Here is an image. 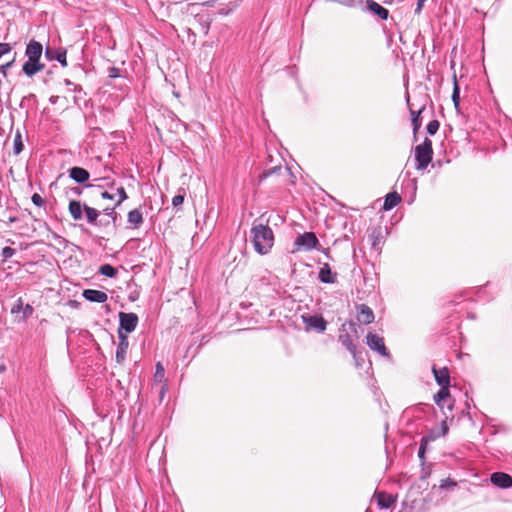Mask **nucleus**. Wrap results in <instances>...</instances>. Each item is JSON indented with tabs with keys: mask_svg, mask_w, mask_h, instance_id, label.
<instances>
[{
	"mask_svg": "<svg viewBox=\"0 0 512 512\" xmlns=\"http://www.w3.org/2000/svg\"><path fill=\"white\" fill-rule=\"evenodd\" d=\"M251 234L255 251L261 255L267 254L274 242L272 229L267 224L258 223L255 220L251 228Z\"/></svg>",
	"mask_w": 512,
	"mask_h": 512,
	"instance_id": "obj_1",
	"label": "nucleus"
},
{
	"mask_svg": "<svg viewBox=\"0 0 512 512\" xmlns=\"http://www.w3.org/2000/svg\"><path fill=\"white\" fill-rule=\"evenodd\" d=\"M433 148L432 141L429 138H425L423 143L415 147V160L417 162L416 169L424 170L428 167L432 161Z\"/></svg>",
	"mask_w": 512,
	"mask_h": 512,
	"instance_id": "obj_2",
	"label": "nucleus"
},
{
	"mask_svg": "<svg viewBox=\"0 0 512 512\" xmlns=\"http://www.w3.org/2000/svg\"><path fill=\"white\" fill-rule=\"evenodd\" d=\"M367 346L379 355L390 358V352L385 346L384 338L376 333L369 332L366 336Z\"/></svg>",
	"mask_w": 512,
	"mask_h": 512,
	"instance_id": "obj_3",
	"label": "nucleus"
},
{
	"mask_svg": "<svg viewBox=\"0 0 512 512\" xmlns=\"http://www.w3.org/2000/svg\"><path fill=\"white\" fill-rule=\"evenodd\" d=\"M294 245L298 251H310L317 248L319 241L313 232H305L295 239Z\"/></svg>",
	"mask_w": 512,
	"mask_h": 512,
	"instance_id": "obj_4",
	"label": "nucleus"
},
{
	"mask_svg": "<svg viewBox=\"0 0 512 512\" xmlns=\"http://www.w3.org/2000/svg\"><path fill=\"white\" fill-rule=\"evenodd\" d=\"M138 324V316L135 313H119V329L118 331L124 332L126 335L133 332Z\"/></svg>",
	"mask_w": 512,
	"mask_h": 512,
	"instance_id": "obj_5",
	"label": "nucleus"
},
{
	"mask_svg": "<svg viewBox=\"0 0 512 512\" xmlns=\"http://www.w3.org/2000/svg\"><path fill=\"white\" fill-rule=\"evenodd\" d=\"M302 319L307 330H315L319 333H323L327 328V322L321 315H304Z\"/></svg>",
	"mask_w": 512,
	"mask_h": 512,
	"instance_id": "obj_6",
	"label": "nucleus"
},
{
	"mask_svg": "<svg viewBox=\"0 0 512 512\" xmlns=\"http://www.w3.org/2000/svg\"><path fill=\"white\" fill-rule=\"evenodd\" d=\"M118 337L119 343L116 350V361L122 363L126 358L129 341L127 335L122 331H118Z\"/></svg>",
	"mask_w": 512,
	"mask_h": 512,
	"instance_id": "obj_7",
	"label": "nucleus"
},
{
	"mask_svg": "<svg viewBox=\"0 0 512 512\" xmlns=\"http://www.w3.org/2000/svg\"><path fill=\"white\" fill-rule=\"evenodd\" d=\"M345 327V324L342 325V328ZM339 341L341 344L352 354L356 362H358V354L356 345L353 342L352 337L349 333L344 332V329H341L340 335H339Z\"/></svg>",
	"mask_w": 512,
	"mask_h": 512,
	"instance_id": "obj_8",
	"label": "nucleus"
},
{
	"mask_svg": "<svg viewBox=\"0 0 512 512\" xmlns=\"http://www.w3.org/2000/svg\"><path fill=\"white\" fill-rule=\"evenodd\" d=\"M384 233L385 230L381 226H378L373 228L369 234V241L371 242V246L374 250H380L381 245L384 243Z\"/></svg>",
	"mask_w": 512,
	"mask_h": 512,
	"instance_id": "obj_9",
	"label": "nucleus"
},
{
	"mask_svg": "<svg viewBox=\"0 0 512 512\" xmlns=\"http://www.w3.org/2000/svg\"><path fill=\"white\" fill-rule=\"evenodd\" d=\"M44 69V64L40 63L39 59H27L23 64L22 71L28 77L34 76L36 73Z\"/></svg>",
	"mask_w": 512,
	"mask_h": 512,
	"instance_id": "obj_10",
	"label": "nucleus"
},
{
	"mask_svg": "<svg viewBox=\"0 0 512 512\" xmlns=\"http://www.w3.org/2000/svg\"><path fill=\"white\" fill-rule=\"evenodd\" d=\"M490 480L493 485L500 488H509L512 486V477L503 472H495L491 475Z\"/></svg>",
	"mask_w": 512,
	"mask_h": 512,
	"instance_id": "obj_11",
	"label": "nucleus"
},
{
	"mask_svg": "<svg viewBox=\"0 0 512 512\" xmlns=\"http://www.w3.org/2000/svg\"><path fill=\"white\" fill-rule=\"evenodd\" d=\"M318 279L323 283L333 284L337 281V273L331 270L328 263H324L320 268Z\"/></svg>",
	"mask_w": 512,
	"mask_h": 512,
	"instance_id": "obj_12",
	"label": "nucleus"
},
{
	"mask_svg": "<svg viewBox=\"0 0 512 512\" xmlns=\"http://www.w3.org/2000/svg\"><path fill=\"white\" fill-rule=\"evenodd\" d=\"M432 372L439 386H450V372L447 367L436 368L433 366Z\"/></svg>",
	"mask_w": 512,
	"mask_h": 512,
	"instance_id": "obj_13",
	"label": "nucleus"
},
{
	"mask_svg": "<svg viewBox=\"0 0 512 512\" xmlns=\"http://www.w3.org/2000/svg\"><path fill=\"white\" fill-rule=\"evenodd\" d=\"M83 297L90 301L95 303H104L108 299V295L100 290L95 289H86L83 291Z\"/></svg>",
	"mask_w": 512,
	"mask_h": 512,
	"instance_id": "obj_14",
	"label": "nucleus"
},
{
	"mask_svg": "<svg viewBox=\"0 0 512 512\" xmlns=\"http://www.w3.org/2000/svg\"><path fill=\"white\" fill-rule=\"evenodd\" d=\"M374 313L372 309L365 305L361 304L358 307L357 320L362 324H370L374 321Z\"/></svg>",
	"mask_w": 512,
	"mask_h": 512,
	"instance_id": "obj_15",
	"label": "nucleus"
},
{
	"mask_svg": "<svg viewBox=\"0 0 512 512\" xmlns=\"http://www.w3.org/2000/svg\"><path fill=\"white\" fill-rule=\"evenodd\" d=\"M68 172L70 178L79 184L85 183L90 177L89 172L82 167H72L69 169Z\"/></svg>",
	"mask_w": 512,
	"mask_h": 512,
	"instance_id": "obj_16",
	"label": "nucleus"
},
{
	"mask_svg": "<svg viewBox=\"0 0 512 512\" xmlns=\"http://www.w3.org/2000/svg\"><path fill=\"white\" fill-rule=\"evenodd\" d=\"M42 52H43L42 44L35 40H31L26 47L25 55L29 59H39L40 60Z\"/></svg>",
	"mask_w": 512,
	"mask_h": 512,
	"instance_id": "obj_17",
	"label": "nucleus"
},
{
	"mask_svg": "<svg viewBox=\"0 0 512 512\" xmlns=\"http://www.w3.org/2000/svg\"><path fill=\"white\" fill-rule=\"evenodd\" d=\"M45 55L50 60H57L63 67L67 66L65 49L59 48L54 50L48 47L46 48Z\"/></svg>",
	"mask_w": 512,
	"mask_h": 512,
	"instance_id": "obj_18",
	"label": "nucleus"
},
{
	"mask_svg": "<svg viewBox=\"0 0 512 512\" xmlns=\"http://www.w3.org/2000/svg\"><path fill=\"white\" fill-rule=\"evenodd\" d=\"M366 7L382 20H386L389 16V11L374 0H367Z\"/></svg>",
	"mask_w": 512,
	"mask_h": 512,
	"instance_id": "obj_19",
	"label": "nucleus"
},
{
	"mask_svg": "<svg viewBox=\"0 0 512 512\" xmlns=\"http://www.w3.org/2000/svg\"><path fill=\"white\" fill-rule=\"evenodd\" d=\"M377 504L381 509L390 508L396 501V497L386 492H378L376 494Z\"/></svg>",
	"mask_w": 512,
	"mask_h": 512,
	"instance_id": "obj_20",
	"label": "nucleus"
},
{
	"mask_svg": "<svg viewBox=\"0 0 512 512\" xmlns=\"http://www.w3.org/2000/svg\"><path fill=\"white\" fill-rule=\"evenodd\" d=\"M127 221L133 228H139L143 223V215L139 209L129 211Z\"/></svg>",
	"mask_w": 512,
	"mask_h": 512,
	"instance_id": "obj_21",
	"label": "nucleus"
},
{
	"mask_svg": "<svg viewBox=\"0 0 512 512\" xmlns=\"http://www.w3.org/2000/svg\"><path fill=\"white\" fill-rule=\"evenodd\" d=\"M401 201V197L397 192L388 193L385 197L383 209L388 211L397 206Z\"/></svg>",
	"mask_w": 512,
	"mask_h": 512,
	"instance_id": "obj_22",
	"label": "nucleus"
},
{
	"mask_svg": "<svg viewBox=\"0 0 512 512\" xmlns=\"http://www.w3.org/2000/svg\"><path fill=\"white\" fill-rule=\"evenodd\" d=\"M440 390L434 396L435 403L443 410L445 408V401L450 397L449 386H440Z\"/></svg>",
	"mask_w": 512,
	"mask_h": 512,
	"instance_id": "obj_23",
	"label": "nucleus"
},
{
	"mask_svg": "<svg viewBox=\"0 0 512 512\" xmlns=\"http://www.w3.org/2000/svg\"><path fill=\"white\" fill-rule=\"evenodd\" d=\"M83 206L80 201L72 200L69 203V212L74 220L82 219Z\"/></svg>",
	"mask_w": 512,
	"mask_h": 512,
	"instance_id": "obj_24",
	"label": "nucleus"
},
{
	"mask_svg": "<svg viewBox=\"0 0 512 512\" xmlns=\"http://www.w3.org/2000/svg\"><path fill=\"white\" fill-rule=\"evenodd\" d=\"M195 22L199 27V30L204 34L207 35L209 32L211 20L209 16L207 15H197L195 17Z\"/></svg>",
	"mask_w": 512,
	"mask_h": 512,
	"instance_id": "obj_25",
	"label": "nucleus"
},
{
	"mask_svg": "<svg viewBox=\"0 0 512 512\" xmlns=\"http://www.w3.org/2000/svg\"><path fill=\"white\" fill-rule=\"evenodd\" d=\"M83 209L85 211L88 223L97 225V218L99 217L100 212L97 209L89 207L87 205H84Z\"/></svg>",
	"mask_w": 512,
	"mask_h": 512,
	"instance_id": "obj_26",
	"label": "nucleus"
},
{
	"mask_svg": "<svg viewBox=\"0 0 512 512\" xmlns=\"http://www.w3.org/2000/svg\"><path fill=\"white\" fill-rule=\"evenodd\" d=\"M153 380L157 384H161V383L167 382L166 378H165V369H164L163 365L160 362H158L156 364Z\"/></svg>",
	"mask_w": 512,
	"mask_h": 512,
	"instance_id": "obj_27",
	"label": "nucleus"
},
{
	"mask_svg": "<svg viewBox=\"0 0 512 512\" xmlns=\"http://www.w3.org/2000/svg\"><path fill=\"white\" fill-rule=\"evenodd\" d=\"M424 106H422L417 112L415 110H413L411 107H410V114H411V121H412V125H413V131L414 133H416V131L420 128L421 126V121H420V114L422 113V111L424 110Z\"/></svg>",
	"mask_w": 512,
	"mask_h": 512,
	"instance_id": "obj_28",
	"label": "nucleus"
},
{
	"mask_svg": "<svg viewBox=\"0 0 512 512\" xmlns=\"http://www.w3.org/2000/svg\"><path fill=\"white\" fill-rule=\"evenodd\" d=\"M99 273L106 277L113 278L117 275V269L111 266L110 264H104L100 266Z\"/></svg>",
	"mask_w": 512,
	"mask_h": 512,
	"instance_id": "obj_29",
	"label": "nucleus"
},
{
	"mask_svg": "<svg viewBox=\"0 0 512 512\" xmlns=\"http://www.w3.org/2000/svg\"><path fill=\"white\" fill-rule=\"evenodd\" d=\"M452 101H453V104H454L455 108L458 110L459 105H460V88H459L456 76H454Z\"/></svg>",
	"mask_w": 512,
	"mask_h": 512,
	"instance_id": "obj_30",
	"label": "nucleus"
},
{
	"mask_svg": "<svg viewBox=\"0 0 512 512\" xmlns=\"http://www.w3.org/2000/svg\"><path fill=\"white\" fill-rule=\"evenodd\" d=\"M24 149V144L22 142V137L20 132L18 131L14 137L13 143V151L15 155H19Z\"/></svg>",
	"mask_w": 512,
	"mask_h": 512,
	"instance_id": "obj_31",
	"label": "nucleus"
},
{
	"mask_svg": "<svg viewBox=\"0 0 512 512\" xmlns=\"http://www.w3.org/2000/svg\"><path fill=\"white\" fill-rule=\"evenodd\" d=\"M439 126H440V124L437 120H431L427 125L428 134H430V135L436 134V132L439 129Z\"/></svg>",
	"mask_w": 512,
	"mask_h": 512,
	"instance_id": "obj_32",
	"label": "nucleus"
},
{
	"mask_svg": "<svg viewBox=\"0 0 512 512\" xmlns=\"http://www.w3.org/2000/svg\"><path fill=\"white\" fill-rule=\"evenodd\" d=\"M447 418L448 417L446 416L445 419L442 420L440 432L435 433L434 437L445 436L448 433L449 428H448V425H447Z\"/></svg>",
	"mask_w": 512,
	"mask_h": 512,
	"instance_id": "obj_33",
	"label": "nucleus"
},
{
	"mask_svg": "<svg viewBox=\"0 0 512 512\" xmlns=\"http://www.w3.org/2000/svg\"><path fill=\"white\" fill-rule=\"evenodd\" d=\"M117 194L119 195V200L116 203V206L120 205L124 200L128 198L127 193L123 187L117 189Z\"/></svg>",
	"mask_w": 512,
	"mask_h": 512,
	"instance_id": "obj_34",
	"label": "nucleus"
},
{
	"mask_svg": "<svg viewBox=\"0 0 512 512\" xmlns=\"http://www.w3.org/2000/svg\"><path fill=\"white\" fill-rule=\"evenodd\" d=\"M22 312H23V319H27L33 314L34 309L30 304H26L25 306H23Z\"/></svg>",
	"mask_w": 512,
	"mask_h": 512,
	"instance_id": "obj_35",
	"label": "nucleus"
},
{
	"mask_svg": "<svg viewBox=\"0 0 512 512\" xmlns=\"http://www.w3.org/2000/svg\"><path fill=\"white\" fill-rule=\"evenodd\" d=\"M31 200H32L33 204L38 206V207H41V206L44 205L43 198L39 194H37V193H34L32 195Z\"/></svg>",
	"mask_w": 512,
	"mask_h": 512,
	"instance_id": "obj_36",
	"label": "nucleus"
},
{
	"mask_svg": "<svg viewBox=\"0 0 512 512\" xmlns=\"http://www.w3.org/2000/svg\"><path fill=\"white\" fill-rule=\"evenodd\" d=\"M14 254H15V250L11 247L6 246L2 249V256L5 259L11 258Z\"/></svg>",
	"mask_w": 512,
	"mask_h": 512,
	"instance_id": "obj_37",
	"label": "nucleus"
},
{
	"mask_svg": "<svg viewBox=\"0 0 512 512\" xmlns=\"http://www.w3.org/2000/svg\"><path fill=\"white\" fill-rule=\"evenodd\" d=\"M104 214L110 217L113 220V223L116 222L117 213L115 212V208H106L104 209Z\"/></svg>",
	"mask_w": 512,
	"mask_h": 512,
	"instance_id": "obj_38",
	"label": "nucleus"
},
{
	"mask_svg": "<svg viewBox=\"0 0 512 512\" xmlns=\"http://www.w3.org/2000/svg\"><path fill=\"white\" fill-rule=\"evenodd\" d=\"M23 309V301L21 298H19L16 302V304L12 307L11 312L12 313H19Z\"/></svg>",
	"mask_w": 512,
	"mask_h": 512,
	"instance_id": "obj_39",
	"label": "nucleus"
},
{
	"mask_svg": "<svg viewBox=\"0 0 512 512\" xmlns=\"http://www.w3.org/2000/svg\"><path fill=\"white\" fill-rule=\"evenodd\" d=\"M455 486H456V482H454L450 478L442 480L441 484H440L441 488H449V487H455Z\"/></svg>",
	"mask_w": 512,
	"mask_h": 512,
	"instance_id": "obj_40",
	"label": "nucleus"
},
{
	"mask_svg": "<svg viewBox=\"0 0 512 512\" xmlns=\"http://www.w3.org/2000/svg\"><path fill=\"white\" fill-rule=\"evenodd\" d=\"M11 46L8 43H0V58L10 52Z\"/></svg>",
	"mask_w": 512,
	"mask_h": 512,
	"instance_id": "obj_41",
	"label": "nucleus"
},
{
	"mask_svg": "<svg viewBox=\"0 0 512 512\" xmlns=\"http://www.w3.org/2000/svg\"><path fill=\"white\" fill-rule=\"evenodd\" d=\"M183 202H184V196H182V195H175L172 199V205L174 207H178V206L182 205Z\"/></svg>",
	"mask_w": 512,
	"mask_h": 512,
	"instance_id": "obj_42",
	"label": "nucleus"
},
{
	"mask_svg": "<svg viewBox=\"0 0 512 512\" xmlns=\"http://www.w3.org/2000/svg\"><path fill=\"white\" fill-rule=\"evenodd\" d=\"M280 169H281L280 166H276V167H273L271 169H268V170L263 172L262 177L263 178H267V177L271 176L273 173H275L276 171H279Z\"/></svg>",
	"mask_w": 512,
	"mask_h": 512,
	"instance_id": "obj_43",
	"label": "nucleus"
},
{
	"mask_svg": "<svg viewBox=\"0 0 512 512\" xmlns=\"http://www.w3.org/2000/svg\"><path fill=\"white\" fill-rule=\"evenodd\" d=\"M167 382L165 383H161V386H160V391H159V396H160V400H162L167 392Z\"/></svg>",
	"mask_w": 512,
	"mask_h": 512,
	"instance_id": "obj_44",
	"label": "nucleus"
},
{
	"mask_svg": "<svg viewBox=\"0 0 512 512\" xmlns=\"http://www.w3.org/2000/svg\"><path fill=\"white\" fill-rule=\"evenodd\" d=\"M425 2H426V0H418L417 1V5H416L415 11H414L415 14H420L421 13L423 5H424Z\"/></svg>",
	"mask_w": 512,
	"mask_h": 512,
	"instance_id": "obj_45",
	"label": "nucleus"
},
{
	"mask_svg": "<svg viewBox=\"0 0 512 512\" xmlns=\"http://www.w3.org/2000/svg\"><path fill=\"white\" fill-rule=\"evenodd\" d=\"M101 196H102L103 199H108V200H113L114 199V195L110 194L107 191L102 192Z\"/></svg>",
	"mask_w": 512,
	"mask_h": 512,
	"instance_id": "obj_46",
	"label": "nucleus"
},
{
	"mask_svg": "<svg viewBox=\"0 0 512 512\" xmlns=\"http://www.w3.org/2000/svg\"><path fill=\"white\" fill-rule=\"evenodd\" d=\"M355 0H338L339 3L344 4L346 6H352L354 5Z\"/></svg>",
	"mask_w": 512,
	"mask_h": 512,
	"instance_id": "obj_47",
	"label": "nucleus"
},
{
	"mask_svg": "<svg viewBox=\"0 0 512 512\" xmlns=\"http://www.w3.org/2000/svg\"><path fill=\"white\" fill-rule=\"evenodd\" d=\"M109 76H110V77H112V78L117 77V76H118V71H117V69H116V68H111V69H110V74H109Z\"/></svg>",
	"mask_w": 512,
	"mask_h": 512,
	"instance_id": "obj_48",
	"label": "nucleus"
},
{
	"mask_svg": "<svg viewBox=\"0 0 512 512\" xmlns=\"http://www.w3.org/2000/svg\"><path fill=\"white\" fill-rule=\"evenodd\" d=\"M11 65H12V62H9V63H7V64H5V65H2V66L0 67V69H1V71H2L3 73H5V72H6V69H8L9 67H11Z\"/></svg>",
	"mask_w": 512,
	"mask_h": 512,
	"instance_id": "obj_49",
	"label": "nucleus"
},
{
	"mask_svg": "<svg viewBox=\"0 0 512 512\" xmlns=\"http://www.w3.org/2000/svg\"><path fill=\"white\" fill-rule=\"evenodd\" d=\"M58 99H59V96H51L49 98V101H50L51 104H56Z\"/></svg>",
	"mask_w": 512,
	"mask_h": 512,
	"instance_id": "obj_50",
	"label": "nucleus"
},
{
	"mask_svg": "<svg viewBox=\"0 0 512 512\" xmlns=\"http://www.w3.org/2000/svg\"><path fill=\"white\" fill-rule=\"evenodd\" d=\"M424 453H425V450H424L423 446H421L419 448V451H418L419 457L423 458L424 457Z\"/></svg>",
	"mask_w": 512,
	"mask_h": 512,
	"instance_id": "obj_51",
	"label": "nucleus"
},
{
	"mask_svg": "<svg viewBox=\"0 0 512 512\" xmlns=\"http://www.w3.org/2000/svg\"><path fill=\"white\" fill-rule=\"evenodd\" d=\"M64 84H65L66 86H74V85H75V84H74L72 81H70L69 79H65V80H64Z\"/></svg>",
	"mask_w": 512,
	"mask_h": 512,
	"instance_id": "obj_52",
	"label": "nucleus"
},
{
	"mask_svg": "<svg viewBox=\"0 0 512 512\" xmlns=\"http://www.w3.org/2000/svg\"><path fill=\"white\" fill-rule=\"evenodd\" d=\"M350 327L353 329V331H354L355 333H357V329H356V324H355V323L351 322V323H350Z\"/></svg>",
	"mask_w": 512,
	"mask_h": 512,
	"instance_id": "obj_53",
	"label": "nucleus"
},
{
	"mask_svg": "<svg viewBox=\"0 0 512 512\" xmlns=\"http://www.w3.org/2000/svg\"><path fill=\"white\" fill-rule=\"evenodd\" d=\"M73 87H74V89H73V90H74L75 92H76V91H81V90H82L81 86H79V85H76V84H75Z\"/></svg>",
	"mask_w": 512,
	"mask_h": 512,
	"instance_id": "obj_54",
	"label": "nucleus"
},
{
	"mask_svg": "<svg viewBox=\"0 0 512 512\" xmlns=\"http://www.w3.org/2000/svg\"><path fill=\"white\" fill-rule=\"evenodd\" d=\"M447 408L451 411V410H452V408H453V404H452V403H448V404H447Z\"/></svg>",
	"mask_w": 512,
	"mask_h": 512,
	"instance_id": "obj_55",
	"label": "nucleus"
},
{
	"mask_svg": "<svg viewBox=\"0 0 512 512\" xmlns=\"http://www.w3.org/2000/svg\"><path fill=\"white\" fill-rule=\"evenodd\" d=\"M324 253H325V255H327V256L329 257V252H328V250H325V251H324Z\"/></svg>",
	"mask_w": 512,
	"mask_h": 512,
	"instance_id": "obj_56",
	"label": "nucleus"
}]
</instances>
